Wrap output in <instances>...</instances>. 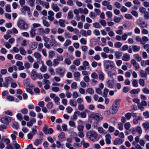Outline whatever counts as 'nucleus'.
Listing matches in <instances>:
<instances>
[{
	"instance_id": "obj_1",
	"label": "nucleus",
	"mask_w": 149,
	"mask_h": 149,
	"mask_svg": "<svg viewBox=\"0 0 149 149\" xmlns=\"http://www.w3.org/2000/svg\"><path fill=\"white\" fill-rule=\"evenodd\" d=\"M97 136V134L93 130L88 131L86 134V136L91 141H93L95 139Z\"/></svg>"
},
{
	"instance_id": "obj_2",
	"label": "nucleus",
	"mask_w": 149,
	"mask_h": 149,
	"mask_svg": "<svg viewBox=\"0 0 149 149\" xmlns=\"http://www.w3.org/2000/svg\"><path fill=\"white\" fill-rule=\"evenodd\" d=\"M114 64L113 62L109 61L106 60L104 62V68L108 69L110 67L111 69L114 68Z\"/></svg>"
},
{
	"instance_id": "obj_3",
	"label": "nucleus",
	"mask_w": 149,
	"mask_h": 149,
	"mask_svg": "<svg viewBox=\"0 0 149 149\" xmlns=\"http://www.w3.org/2000/svg\"><path fill=\"white\" fill-rule=\"evenodd\" d=\"M18 27L21 29H27L28 28V26L27 24H25L24 21L20 20L17 23Z\"/></svg>"
},
{
	"instance_id": "obj_4",
	"label": "nucleus",
	"mask_w": 149,
	"mask_h": 149,
	"mask_svg": "<svg viewBox=\"0 0 149 149\" xmlns=\"http://www.w3.org/2000/svg\"><path fill=\"white\" fill-rule=\"evenodd\" d=\"M77 127L79 132L78 133V136L81 138L84 137V136L83 131L84 126L82 125H79Z\"/></svg>"
},
{
	"instance_id": "obj_5",
	"label": "nucleus",
	"mask_w": 149,
	"mask_h": 149,
	"mask_svg": "<svg viewBox=\"0 0 149 149\" xmlns=\"http://www.w3.org/2000/svg\"><path fill=\"white\" fill-rule=\"evenodd\" d=\"M90 117L96 119L97 120H101L102 119V116L99 113H92L90 114Z\"/></svg>"
},
{
	"instance_id": "obj_6",
	"label": "nucleus",
	"mask_w": 149,
	"mask_h": 149,
	"mask_svg": "<svg viewBox=\"0 0 149 149\" xmlns=\"http://www.w3.org/2000/svg\"><path fill=\"white\" fill-rule=\"evenodd\" d=\"M50 30L49 28H47L45 30L42 28H40L38 29V31L41 36H45V34H48L50 32Z\"/></svg>"
},
{
	"instance_id": "obj_7",
	"label": "nucleus",
	"mask_w": 149,
	"mask_h": 149,
	"mask_svg": "<svg viewBox=\"0 0 149 149\" xmlns=\"http://www.w3.org/2000/svg\"><path fill=\"white\" fill-rule=\"evenodd\" d=\"M56 72L59 74L60 77H62L64 76L65 73V70L64 69L59 68L56 69Z\"/></svg>"
},
{
	"instance_id": "obj_8",
	"label": "nucleus",
	"mask_w": 149,
	"mask_h": 149,
	"mask_svg": "<svg viewBox=\"0 0 149 149\" xmlns=\"http://www.w3.org/2000/svg\"><path fill=\"white\" fill-rule=\"evenodd\" d=\"M102 5L107 6L108 9L109 10H111L113 9V7L112 5L110 4V2L107 1H104L102 2Z\"/></svg>"
},
{
	"instance_id": "obj_9",
	"label": "nucleus",
	"mask_w": 149,
	"mask_h": 149,
	"mask_svg": "<svg viewBox=\"0 0 149 149\" xmlns=\"http://www.w3.org/2000/svg\"><path fill=\"white\" fill-rule=\"evenodd\" d=\"M11 118L8 116H5L1 118V121L3 123L8 124L11 121Z\"/></svg>"
},
{
	"instance_id": "obj_10",
	"label": "nucleus",
	"mask_w": 149,
	"mask_h": 149,
	"mask_svg": "<svg viewBox=\"0 0 149 149\" xmlns=\"http://www.w3.org/2000/svg\"><path fill=\"white\" fill-rule=\"evenodd\" d=\"M42 23L43 25L47 27H49L50 26V24L49 22L47 21V18L45 17H43L42 18Z\"/></svg>"
},
{
	"instance_id": "obj_11",
	"label": "nucleus",
	"mask_w": 149,
	"mask_h": 149,
	"mask_svg": "<svg viewBox=\"0 0 149 149\" xmlns=\"http://www.w3.org/2000/svg\"><path fill=\"white\" fill-rule=\"evenodd\" d=\"M130 59V56L129 54L125 53L123 55L122 57V60L123 61H129Z\"/></svg>"
},
{
	"instance_id": "obj_12",
	"label": "nucleus",
	"mask_w": 149,
	"mask_h": 149,
	"mask_svg": "<svg viewBox=\"0 0 149 149\" xmlns=\"http://www.w3.org/2000/svg\"><path fill=\"white\" fill-rule=\"evenodd\" d=\"M16 65L19 67L18 69L19 70H23L24 69V67L23 66V63L21 61L17 62Z\"/></svg>"
},
{
	"instance_id": "obj_13",
	"label": "nucleus",
	"mask_w": 149,
	"mask_h": 149,
	"mask_svg": "<svg viewBox=\"0 0 149 149\" xmlns=\"http://www.w3.org/2000/svg\"><path fill=\"white\" fill-rule=\"evenodd\" d=\"M18 133L17 132L15 131H14L13 132V133L11 135V137L12 139L13 140V144L14 143H16V141H15V140L16 139L17 135Z\"/></svg>"
},
{
	"instance_id": "obj_14",
	"label": "nucleus",
	"mask_w": 149,
	"mask_h": 149,
	"mask_svg": "<svg viewBox=\"0 0 149 149\" xmlns=\"http://www.w3.org/2000/svg\"><path fill=\"white\" fill-rule=\"evenodd\" d=\"M131 63L134 66L136 69H138L139 68V65L137 63L134 59H132L131 61Z\"/></svg>"
},
{
	"instance_id": "obj_15",
	"label": "nucleus",
	"mask_w": 149,
	"mask_h": 149,
	"mask_svg": "<svg viewBox=\"0 0 149 149\" xmlns=\"http://www.w3.org/2000/svg\"><path fill=\"white\" fill-rule=\"evenodd\" d=\"M37 76V73L34 70H32L31 73V78L35 80Z\"/></svg>"
},
{
	"instance_id": "obj_16",
	"label": "nucleus",
	"mask_w": 149,
	"mask_h": 149,
	"mask_svg": "<svg viewBox=\"0 0 149 149\" xmlns=\"http://www.w3.org/2000/svg\"><path fill=\"white\" fill-rule=\"evenodd\" d=\"M123 142V140L120 139L119 138H117L114 141L113 143L114 145H120L122 144Z\"/></svg>"
},
{
	"instance_id": "obj_17",
	"label": "nucleus",
	"mask_w": 149,
	"mask_h": 149,
	"mask_svg": "<svg viewBox=\"0 0 149 149\" xmlns=\"http://www.w3.org/2000/svg\"><path fill=\"white\" fill-rule=\"evenodd\" d=\"M52 8L55 12H57L59 11L60 8L56 4L53 3L52 5Z\"/></svg>"
},
{
	"instance_id": "obj_18",
	"label": "nucleus",
	"mask_w": 149,
	"mask_h": 149,
	"mask_svg": "<svg viewBox=\"0 0 149 149\" xmlns=\"http://www.w3.org/2000/svg\"><path fill=\"white\" fill-rule=\"evenodd\" d=\"M111 138V136L109 134H107L105 135V141L107 144H109L110 143Z\"/></svg>"
},
{
	"instance_id": "obj_19",
	"label": "nucleus",
	"mask_w": 149,
	"mask_h": 149,
	"mask_svg": "<svg viewBox=\"0 0 149 149\" xmlns=\"http://www.w3.org/2000/svg\"><path fill=\"white\" fill-rule=\"evenodd\" d=\"M10 78L9 77H7L5 78V81L3 83V86L6 88L8 87V84L9 83V79Z\"/></svg>"
},
{
	"instance_id": "obj_20",
	"label": "nucleus",
	"mask_w": 149,
	"mask_h": 149,
	"mask_svg": "<svg viewBox=\"0 0 149 149\" xmlns=\"http://www.w3.org/2000/svg\"><path fill=\"white\" fill-rule=\"evenodd\" d=\"M75 78V79L77 81H80L79 78L80 77V74L78 72H75L73 74Z\"/></svg>"
},
{
	"instance_id": "obj_21",
	"label": "nucleus",
	"mask_w": 149,
	"mask_h": 149,
	"mask_svg": "<svg viewBox=\"0 0 149 149\" xmlns=\"http://www.w3.org/2000/svg\"><path fill=\"white\" fill-rule=\"evenodd\" d=\"M119 29L116 31V33L119 35H121L123 33V31L124 30V28L122 26H119L118 28Z\"/></svg>"
},
{
	"instance_id": "obj_22",
	"label": "nucleus",
	"mask_w": 149,
	"mask_h": 149,
	"mask_svg": "<svg viewBox=\"0 0 149 149\" xmlns=\"http://www.w3.org/2000/svg\"><path fill=\"white\" fill-rule=\"evenodd\" d=\"M142 125L145 130L149 129V122H145L143 123Z\"/></svg>"
},
{
	"instance_id": "obj_23",
	"label": "nucleus",
	"mask_w": 149,
	"mask_h": 149,
	"mask_svg": "<svg viewBox=\"0 0 149 149\" xmlns=\"http://www.w3.org/2000/svg\"><path fill=\"white\" fill-rule=\"evenodd\" d=\"M149 40V39L147 37L144 36L141 38V44L144 45L146 42Z\"/></svg>"
},
{
	"instance_id": "obj_24",
	"label": "nucleus",
	"mask_w": 149,
	"mask_h": 149,
	"mask_svg": "<svg viewBox=\"0 0 149 149\" xmlns=\"http://www.w3.org/2000/svg\"><path fill=\"white\" fill-rule=\"evenodd\" d=\"M99 75V79L100 80L103 81L104 79V73L102 71H100L98 72Z\"/></svg>"
},
{
	"instance_id": "obj_25",
	"label": "nucleus",
	"mask_w": 149,
	"mask_h": 149,
	"mask_svg": "<svg viewBox=\"0 0 149 149\" xmlns=\"http://www.w3.org/2000/svg\"><path fill=\"white\" fill-rule=\"evenodd\" d=\"M140 91V89L139 88H138L137 89H133L131 90L130 91V93L131 94H137Z\"/></svg>"
},
{
	"instance_id": "obj_26",
	"label": "nucleus",
	"mask_w": 149,
	"mask_h": 149,
	"mask_svg": "<svg viewBox=\"0 0 149 149\" xmlns=\"http://www.w3.org/2000/svg\"><path fill=\"white\" fill-rule=\"evenodd\" d=\"M37 43L35 42H33L29 46V48L31 50H33L37 48Z\"/></svg>"
},
{
	"instance_id": "obj_27",
	"label": "nucleus",
	"mask_w": 149,
	"mask_h": 149,
	"mask_svg": "<svg viewBox=\"0 0 149 149\" xmlns=\"http://www.w3.org/2000/svg\"><path fill=\"white\" fill-rule=\"evenodd\" d=\"M36 29L34 28H31L30 31V34L31 37L33 38L36 35L35 31Z\"/></svg>"
},
{
	"instance_id": "obj_28",
	"label": "nucleus",
	"mask_w": 149,
	"mask_h": 149,
	"mask_svg": "<svg viewBox=\"0 0 149 149\" xmlns=\"http://www.w3.org/2000/svg\"><path fill=\"white\" fill-rule=\"evenodd\" d=\"M65 21L62 19H60L58 21V23L60 26L62 27H65Z\"/></svg>"
},
{
	"instance_id": "obj_29",
	"label": "nucleus",
	"mask_w": 149,
	"mask_h": 149,
	"mask_svg": "<svg viewBox=\"0 0 149 149\" xmlns=\"http://www.w3.org/2000/svg\"><path fill=\"white\" fill-rule=\"evenodd\" d=\"M133 50L134 52H139L140 49V46L137 45H133L132 46Z\"/></svg>"
},
{
	"instance_id": "obj_30",
	"label": "nucleus",
	"mask_w": 149,
	"mask_h": 149,
	"mask_svg": "<svg viewBox=\"0 0 149 149\" xmlns=\"http://www.w3.org/2000/svg\"><path fill=\"white\" fill-rule=\"evenodd\" d=\"M19 50L20 53L23 55H25L26 54V52L23 47H19Z\"/></svg>"
},
{
	"instance_id": "obj_31",
	"label": "nucleus",
	"mask_w": 149,
	"mask_h": 149,
	"mask_svg": "<svg viewBox=\"0 0 149 149\" xmlns=\"http://www.w3.org/2000/svg\"><path fill=\"white\" fill-rule=\"evenodd\" d=\"M70 105L74 107H76L77 106V103L76 101H74L73 100H70L69 101Z\"/></svg>"
},
{
	"instance_id": "obj_32",
	"label": "nucleus",
	"mask_w": 149,
	"mask_h": 149,
	"mask_svg": "<svg viewBox=\"0 0 149 149\" xmlns=\"http://www.w3.org/2000/svg\"><path fill=\"white\" fill-rule=\"evenodd\" d=\"M142 118L141 116H138L136 118H134L133 120V123L135 124H137L138 123L139 120H141Z\"/></svg>"
},
{
	"instance_id": "obj_33",
	"label": "nucleus",
	"mask_w": 149,
	"mask_h": 149,
	"mask_svg": "<svg viewBox=\"0 0 149 149\" xmlns=\"http://www.w3.org/2000/svg\"><path fill=\"white\" fill-rule=\"evenodd\" d=\"M141 65L142 66H145L146 65H149V60L142 61L141 62Z\"/></svg>"
},
{
	"instance_id": "obj_34",
	"label": "nucleus",
	"mask_w": 149,
	"mask_h": 149,
	"mask_svg": "<svg viewBox=\"0 0 149 149\" xmlns=\"http://www.w3.org/2000/svg\"><path fill=\"white\" fill-rule=\"evenodd\" d=\"M119 107H117V106L114 105V104H113L112 106V110L113 111V114L116 113L119 109Z\"/></svg>"
},
{
	"instance_id": "obj_35",
	"label": "nucleus",
	"mask_w": 149,
	"mask_h": 149,
	"mask_svg": "<svg viewBox=\"0 0 149 149\" xmlns=\"http://www.w3.org/2000/svg\"><path fill=\"white\" fill-rule=\"evenodd\" d=\"M121 18L119 17H116V16H115L114 18L113 21L116 23H118L120 22L121 19L123 18V17L122 15H121Z\"/></svg>"
},
{
	"instance_id": "obj_36",
	"label": "nucleus",
	"mask_w": 149,
	"mask_h": 149,
	"mask_svg": "<svg viewBox=\"0 0 149 149\" xmlns=\"http://www.w3.org/2000/svg\"><path fill=\"white\" fill-rule=\"evenodd\" d=\"M114 80L113 79L112 81L110 80H108V84L109 87L112 88L114 86Z\"/></svg>"
},
{
	"instance_id": "obj_37",
	"label": "nucleus",
	"mask_w": 149,
	"mask_h": 149,
	"mask_svg": "<svg viewBox=\"0 0 149 149\" xmlns=\"http://www.w3.org/2000/svg\"><path fill=\"white\" fill-rule=\"evenodd\" d=\"M140 75L141 77H146L147 73L143 70H141L140 72Z\"/></svg>"
},
{
	"instance_id": "obj_38",
	"label": "nucleus",
	"mask_w": 149,
	"mask_h": 149,
	"mask_svg": "<svg viewBox=\"0 0 149 149\" xmlns=\"http://www.w3.org/2000/svg\"><path fill=\"white\" fill-rule=\"evenodd\" d=\"M115 55L116 56V58L117 59H119L122 55V53L119 51H116L115 53Z\"/></svg>"
},
{
	"instance_id": "obj_39",
	"label": "nucleus",
	"mask_w": 149,
	"mask_h": 149,
	"mask_svg": "<svg viewBox=\"0 0 149 149\" xmlns=\"http://www.w3.org/2000/svg\"><path fill=\"white\" fill-rule=\"evenodd\" d=\"M122 43L120 42H117L114 44V46L116 48H119L122 46Z\"/></svg>"
},
{
	"instance_id": "obj_40",
	"label": "nucleus",
	"mask_w": 149,
	"mask_h": 149,
	"mask_svg": "<svg viewBox=\"0 0 149 149\" xmlns=\"http://www.w3.org/2000/svg\"><path fill=\"white\" fill-rule=\"evenodd\" d=\"M80 59H77L76 60H74L73 61V63L77 65L78 66L80 64Z\"/></svg>"
},
{
	"instance_id": "obj_41",
	"label": "nucleus",
	"mask_w": 149,
	"mask_h": 149,
	"mask_svg": "<svg viewBox=\"0 0 149 149\" xmlns=\"http://www.w3.org/2000/svg\"><path fill=\"white\" fill-rule=\"evenodd\" d=\"M55 55V53L54 51L51 50L49 51L48 55V57L49 58H53Z\"/></svg>"
},
{
	"instance_id": "obj_42",
	"label": "nucleus",
	"mask_w": 149,
	"mask_h": 149,
	"mask_svg": "<svg viewBox=\"0 0 149 149\" xmlns=\"http://www.w3.org/2000/svg\"><path fill=\"white\" fill-rule=\"evenodd\" d=\"M59 62L57 58L54 59L53 60V65L54 67L57 65L59 64Z\"/></svg>"
},
{
	"instance_id": "obj_43",
	"label": "nucleus",
	"mask_w": 149,
	"mask_h": 149,
	"mask_svg": "<svg viewBox=\"0 0 149 149\" xmlns=\"http://www.w3.org/2000/svg\"><path fill=\"white\" fill-rule=\"evenodd\" d=\"M47 67L43 63H42L41 67L40 68V71L43 72L46 70Z\"/></svg>"
},
{
	"instance_id": "obj_44",
	"label": "nucleus",
	"mask_w": 149,
	"mask_h": 149,
	"mask_svg": "<svg viewBox=\"0 0 149 149\" xmlns=\"http://www.w3.org/2000/svg\"><path fill=\"white\" fill-rule=\"evenodd\" d=\"M73 17V15L72 11H70L68 13L67 18L69 19H72Z\"/></svg>"
},
{
	"instance_id": "obj_45",
	"label": "nucleus",
	"mask_w": 149,
	"mask_h": 149,
	"mask_svg": "<svg viewBox=\"0 0 149 149\" xmlns=\"http://www.w3.org/2000/svg\"><path fill=\"white\" fill-rule=\"evenodd\" d=\"M136 131L139 134H141L142 133V130L141 127L139 126H137L135 128Z\"/></svg>"
},
{
	"instance_id": "obj_46",
	"label": "nucleus",
	"mask_w": 149,
	"mask_h": 149,
	"mask_svg": "<svg viewBox=\"0 0 149 149\" xmlns=\"http://www.w3.org/2000/svg\"><path fill=\"white\" fill-rule=\"evenodd\" d=\"M114 5L116 8L118 9L120 8L121 7V4L118 2H115L114 4Z\"/></svg>"
},
{
	"instance_id": "obj_47",
	"label": "nucleus",
	"mask_w": 149,
	"mask_h": 149,
	"mask_svg": "<svg viewBox=\"0 0 149 149\" xmlns=\"http://www.w3.org/2000/svg\"><path fill=\"white\" fill-rule=\"evenodd\" d=\"M34 56L37 59H40L41 57V55L38 52H35L34 54Z\"/></svg>"
},
{
	"instance_id": "obj_48",
	"label": "nucleus",
	"mask_w": 149,
	"mask_h": 149,
	"mask_svg": "<svg viewBox=\"0 0 149 149\" xmlns=\"http://www.w3.org/2000/svg\"><path fill=\"white\" fill-rule=\"evenodd\" d=\"M84 107L83 104H79L78 105V109L79 110L82 111L84 109Z\"/></svg>"
},
{
	"instance_id": "obj_49",
	"label": "nucleus",
	"mask_w": 149,
	"mask_h": 149,
	"mask_svg": "<svg viewBox=\"0 0 149 149\" xmlns=\"http://www.w3.org/2000/svg\"><path fill=\"white\" fill-rule=\"evenodd\" d=\"M109 92V90L108 89L106 88H105L104 90L103 95V96L104 97H106Z\"/></svg>"
},
{
	"instance_id": "obj_50",
	"label": "nucleus",
	"mask_w": 149,
	"mask_h": 149,
	"mask_svg": "<svg viewBox=\"0 0 149 149\" xmlns=\"http://www.w3.org/2000/svg\"><path fill=\"white\" fill-rule=\"evenodd\" d=\"M6 7V11L7 12H10V5L9 4H8L5 6Z\"/></svg>"
},
{
	"instance_id": "obj_51",
	"label": "nucleus",
	"mask_w": 149,
	"mask_h": 149,
	"mask_svg": "<svg viewBox=\"0 0 149 149\" xmlns=\"http://www.w3.org/2000/svg\"><path fill=\"white\" fill-rule=\"evenodd\" d=\"M46 107L48 109H51L53 107V104L52 102H49L46 105Z\"/></svg>"
},
{
	"instance_id": "obj_52",
	"label": "nucleus",
	"mask_w": 149,
	"mask_h": 149,
	"mask_svg": "<svg viewBox=\"0 0 149 149\" xmlns=\"http://www.w3.org/2000/svg\"><path fill=\"white\" fill-rule=\"evenodd\" d=\"M54 100L56 104L57 105L59 104L60 99L57 96L56 97H55V98H54Z\"/></svg>"
},
{
	"instance_id": "obj_53",
	"label": "nucleus",
	"mask_w": 149,
	"mask_h": 149,
	"mask_svg": "<svg viewBox=\"0 0 149 149\" xmlns=\"http://www.w3.org/2000/svg\"><path fill=\"white\" fill-rule=\"evenodd\" d=\"M139 12L141 13L144 14L146 12V9L143 7H141L139 9Z\"/></svg>"
},
{
	"instance_id": "obj_54",
	"label": "nucleus",
	"mask_w": 149,
	"mask_h": 149,
	"mask_svg": "<svg viewBox=\"0 0 149 149\" xmlns=\"http://www.w3.org/2000/svg\"><path fill=\"white\" fill-rule=\"evenodd\" d=\"M12 127L13 128L16 130L18 129L19 127V125L18 123L16 122H14L13 123Z\"/></svg>"
},
{
	"instance_id": "obj_55",
	"label": "nucleus",
	"mask_w": 149,
	"mask_h": 149,
	"mask_svg": "<svg viewBox=\"0 0 149 149\" xmlns=\"http://www.w3.org/2000/svg\"><path fill=\"white\" fill-rule=\"evenodd\" d=\"M64 62L67 65H69L71 63V61L69 58H67L65 59Z\"/></svg>"
},
{
	"instance_id": "obj_56",
	"label": "nucleus",
	"mask_w": 149,
	"mask_h": 149,
	"mask_svg": "<svg viewBox=\"0 0 149 149\" xmlns=\"http://www.w3.org/2000/svg\"><path fill=\"white\" fill-rule=\"evenodd\" d=\"M91 77L93 79H97L98 78V76L96 72H93L91 74Z\"/></svg>"
},
{
	"instance_id": "obj_57",
	"label": "nucleus",
	"mask_w": 149,
	"mask_h": 149,
	"mask_svg": "<svg viewBox=\"0 0 149 149\" xmlns=\"http://www.w3.org/2000/svg\"><path fill=\"white\" fill-rule=\"evenodd\" d=\"M87 92L91 95H93L94 94V91L91 88H89L87 90Z\"/></svg>"
},
{
	"instance_id": "obj_58",
	"label": "nucleus",
	"mask_w": 149,
	"mask_h": 149,
	"mask_svg": "<svg viewBox=\"0 0 149 149\" xmlns=\"http://www.w3.org/2000/svg\"><path fill=\"white\" fill-rule=\"evenodd\" d=\"M135 58L138 61H140L141 60V58L138 54H135L134 55Z\"/></svg>"
},
{
	"instance_id": "obj_59",
	"label": "nucleus",
	"mask_w": 149,
	"mask_h": 149,
	"mask_svg": "<svg viewBox=\"0 0 149 149\" xmlns=\"http://www.w3.org/2000/svg\"><path fill=\"white\" fill-rule=\"evenodd\" d=\"M69 125L71 127L74 128L76 127L74 122L72 120H70L69 122Z\"/></svg>"
},
{
	"instance_id": "obj_60",
	"label": "nucleus",
	"mask_w": 149,
	"mask_h": 149,
	"mask_svg": "<svg viewBox=\"0 0 149 149\" xmlns=\"http://www.w3.org/2000/svg\"><path fill=\"white\" fill-rule=\"evenodd\" d=\"M139 25L141 27V29L146 27L147 26V24H146L145 22H143L139 24Z\"/></svg>"
},
{
	"instance_id": "obj_61",
	"label": "nucleus",
	"mask_w": 149,
	"mask_h": 149,
	"mask_svg": "<svg viewBox=\"0 0 149 149\" xmlns=\"http://www.w3.org/2000/svg\"><path fill=\"white\" fill-rule=\"evenodd\" d=\"M16 117L20 121L23 119L22 116L20 113H18L16 115Z\"/></svg>"
},
{
	"instance_id": "obj_62",
	"label": "nucleus",
	"mask_w": 149,
	"mask_h": 149,
	"mask_svg": "<svg viewBox=\"0 0 149 149\" xmlns=\"http://www.w3.org/2000/svg\"><path fill=\"white\" fill-rule=\"evenodd\" d=\"M143 17L145 19H149V12L147 11L144 13Z\"/></svg>"
},
{
	"instance_id": "obj_63",
	"label": "nucleus",
	"mask_w": 149,
	"mask_h": 149,
	"mask_svg": "<svg viewBox=\"0 0 149 149\" xmlns=\"http://www.w3.org/2000/svg\"><path fill=\"white\" fill-rule=\"evenodd\" d=\"M138 83L136 79H134L132 81V84L134 87H137L138 86Z\"/></svg>"
},
{
	"instance_id": "obj_64",
	"label": "nucleus",
	"mask_w": 149,
	"mask_h": 149,
	"mask_svg": "<svg viewBox=\"0 0 149 149\" xmlns=\"http://www.w3.org/2000/svg\"><path fill=\"white\" fill-rule=\"evenodd\" d=\"M42 142H41L39 139H36L34 143V144L36 146H38L39 144H41Z\"/></svg>"
}]
</instances>
